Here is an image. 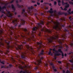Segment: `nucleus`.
Masks as SVG:
<instances>
[{"instance_id": "f257e3e1", "label": "nucleus", "mask_w": 73, "mask_h": 73, "mask_svg": "<svg viewBox=\"0 0 73 73\" xmlns=\"http://www.w3.org/2000/svg\"><path fill=\"white\" fill-rule=\"evenodd\" d=\"M44 25V22L43 21H40V23H38L36 25V27H33V31H32V33L31 34V37L33 38H35V35L34 33H36V31L38 28L40 29V30L42 32H44L45 29L44 28L42 27V25Z\"/></svg>"}, {"instance_id": "f03ea898", "label": "nucleus", "mask_w": 73, "mask_h": 73, "mask_svg": "<svg viewBox=\"0 0 73 73\" xmlns=\"http://www.w3.org/2000/svg\"><path fill=\"white\" fill-rule=\"evenodd\" d=\"M1 41H0V47H1L2 46H4L5 45L4 43L5 42L6 44V46L8 49L11 48V46H10V41H7V40H3L2 39H1Z\"/></svg>"}, {"instance_id": "7ed1b4c3", "label": "nucleus", "mask_w": 73, "mask_h": 73, "mask_svg": "<svg viewBox=\"0 0 73 73\" xmlns=\"http://www.w3.org/2000/svg\"><path fill=\"white\" fill-rule=\"evenodd\" d=\"M52 50V52H53V53H54L55 56H61V54L59 53H57V52H58V51L56 50V48H54L52 49L50 48V51H51Z\"/></svg>"}, {"instance_id": "20e7f679", "label": "nucleus", "mask_w": 73, "mask_h": 73, "mask_svg": "<svg viewBox=\"0 0 73 73\" xmlns=\"http://www.w3.org/2000/svg\"><path fill=\"white\" fill-rule=\"evenodd\" d=\"M54 24L55 26L53 27V28L56 30L58 28H59V25H60V23L59 22L57 21L56 22H54Z\"/></svg>"}, {"instance_id": "39448f33", "label": "nucleus", "mask_w": 73, "mask_h": 73, "mask_svg": "<svg viewBox=\"0 0 73 73\" xmlns=\"http://www.w3.org/2000/svg\"><path fill=\"white\" fill-rule=\"evenodd\" d=\"M44 58L43 57L41 58H37L36 59V61L37 63L36 64V65H40V64L41 63V60H42Z\"/></svg>"}, {"instance_id": "423d86ee", "label": "nucleus", "mask_w": 73, "mask_h": 73, "mask_svg": "<svg viewBox=\"0 0 73 73\" xmlns=\"http://www.w3.org/2000/svg\"><path fill=\"white\" fill-rule=\"evenodd\" d=\"M58 35H56L55 36V37L52 36L51 37V38L50 39V40L49 41V42L51 43L53 42V40H56L57 38H58Z\"/></svg>"}, {"instance_id": "0eeeda50", "label": "nucleus", "mask_w": 73, "mask_h": 73, "mask_svg": "<svg viewBox=\"0 0 73 73\" xmlns=\"http://www.w3.org/2000/svg\"><path fill=\"white\" fill-rule=\"evenodd\" d=\"M22 43L24 45H25L26 48H27V49H29V45H28L27 43V42H23Z\"/></svg>"}, {"instance_id": "6e6552de", "label": "nucleus", "mask_w": 73, "mask_h": 73, "mask_svg": "<svg viewBox=\"0 0 73 73\" xmlns=\"http://www.w3.org/2000/svg\"><path fill=\"white\" fill-rule=\"evenodd\" d=\"M12 23H13L14 27H16L17 24V19H16L12 21Z\"/></svg>"}, {"instance_id": "1a4fd4ad", "label": "nucleus", "mask_w": 73, "mask_h": 73, "mask_svg": "<svg viewBox=\"0 0 73 73\" xmlns=\"http://www.w3.org/2000/svg\"><path fill=\"white\" fill-rule=\"evenodd\" d=\"M23 46V45H21V46H20L19 45H18L17 47H16V50H21L22 49V48H21V47Z\"/></svg>"}, {"instance_id": "9d476101", "label": "nucleus", "mask_w": 73, "mask_h": 73, "mask_svg": "<svg viewBox=\"0 0 73 73\" xmlns=\"http://www.w3.org/2000/svg\"><path fill=\"white\" fill-rule=\"evenodd\" d=\"M37 44L38 45L39 48H41L42 47V42H37Z\"/></svg>"}, {"instance_id": "9b49d317", "label": "nucleus", "mask_w": 73, "mask_h": 73, "mask_svg": "<svg viewBox=\"0 0 73 73\" xmlns=\"http://www.w3.org/2000/svg\"><path fill=\"white\" fill-rule=\"evenodd\" d=\"M21 23H22V24H21L20 25H19V27H21V25H24V24H25V21H24V20H23L22 19L21 20Z\"/></svg>"}, {"instance_id": "f8f14e48", "label": "nucleus", "mask_w": 73, "mask_h": 73, "mask_svg": "<svg viewBox=\"0 0 73 73\" xmlns=\"http://www.w3.org/2000/svg\"><path fill=\"white\" fill-rule=\"evenodd\" d=\"M21 58L23 59H25V58H26V56H25V55L24 54H21Z\"/></svg>"}, {"instance_id": "ddd939ff", "label": "nucleus", "mask_w": 73, "mask_h": 73, "mask_svg": "<svg viewBox=\"0 0 73 73\" xmlns=\"http://www.w3.org/2000/svg\"><path fill=\"white\" fill-rule=\"evenodd\" d=\"M58 14H59V15H62V14H64L65 15V16H66V15H68V13H66L63 12L62 13H60V12H59L58 13Z\"/></svg>"}, {"instance_id": "4468645a", "label": "nucleus", "mask_w": 73, "mask_h": 73, "mask_svg": "<svg viewBox=\"0 0 73 73\" xmlns=\"http://www.w3.org/2000/svg\"><path fill=\"white\" fill-rule=\"evenodd\" d=\"M54 11H53V9L51 8L50 9V10L48 11V12H49L50 13L52 14L53 13Z\"/></svg>"}, {"instance_id": "2eb2a0df", "label": "nucleus", "mask_w": 73, "mask_h": 73, "mask_svg": "<svg viewBox=\"0 0 73 73\" xmlns=\"http://www.w3.org/2000/svg\"><path fill=\"white\" fill-rule=\"evenodd\" d=\"M6 9V6H3L2 8L1 7V6H0V12L1 11V10L2 9Z\"/></svg>"}, {"instance_id": "dca6fc26", "label": "nucleus", "mask_w": 73, "mask_h": 73, "mask_svg": "<svg viewBox=\"0 0 73 73\" xmlns=\"http://www.w3.org/2000/svg\"><path fill=\"white\" fill-rule=\"evenodd\" d=\"M16 3H17V6L19 8H21V5H19L18 3H19V2L17 1H16Z\"/></svg>"}, {"instance_id": "f3484780", "label": "nucleus", "mask_w": 73, "mask_h": 73, "mask_svg": "<svg viewBox=\"0 0 73 73\" xmlns=\"http://www.w3.org/2000/svg\"><path fill=\"white\" fill-rule=\"evenodd\" d=\"M11 7L13 10L15 12V11H16V8H15V7H14V5H11Z\"/></svg>"}, {"instance_id": "a211bd4d", "label": "nucleus", "mask_w": 73, "mask_h": 73, "mask_svg": "<svg viewBox=\"0 0 73 73\" xmlns=\"http://www.w3.org/2000/svg\"><path fill=\"white\" fill-rule=\"evenodd\" d=\"M34 8L33 7V6H31V7H28V9L30 11H31V9H34Z\"/></svg>"}, {"instance_id": "6ab92c4d", "label": "nucleus", "mask_w": 73, "mask_h": 73, "mask_svg": "<svg viewBox=\"0 0 73 73\" xmlns=\"http://www.w3.org/2000/svg\"><path fill=\"white\" fill-rule=\"evenodd\" d=\"M52 68L53 69V70H54V72H57V69H55V67H54V66H52Z\"/></svg>"}, {"instance_id": "aec40b11", "label": "nucleus", "mask_w": 73, "mask_h": 73, "mask_svg": "<svg viewBox=\"0 0 73 73\" xmlns=\"http://www.w3.org/2000/svg\"><path fill=\"white\" fill-rule=\"evenodd\" d=\"M44 52V50H42V51H41V52L40 53V54H39V56H40V54H41L42 55H43Z\"/></svg>"}, {"instance_id": "412c9836", "label": "nucleus", "mask_w": 73, "mask_h": 73, "mask_svg": "<svg viewBox=\"0 0 73 73\" xmlns=\"http://www.w3.org/2000/svg\"><path fill=\"white\" fill-rule=\"evenodd\" d=\"M26 72L27 73H28V72H27V71H24L22 70H21L20 72L19 73L18 72L17 73H26Z\"/></svg>"}, {"instance_id": "4be33fe9", "label": "nucleus", "mask_w": 73, "mask_h": 73, "mask_svg": "<svg viewBox=\"0 0 73 73\" xmlns=\"http://www.w3.org/2000/svg\"><path fill=\"white\" fill-rule=\"evenodd\" d=\"M48 54L49 55H50L51 56H52L53 55V53H52V52L50 51H49Z\"/></svg>"}, {"instance_id": "5701e85b", "label": "nucleus", "mask_w": 73, "mask_h": 73, "mask_svg": "<svg viewBox=\"0 0 73 73\" xmlns=\"http://www.w3.org/2000/svg\"><path fill=\"white\" fill-rule=\"evenodd\" d=\"M46 31L48 33H52V31L50 30H49L48 29H47L46 30Z\"/></svg>"}, {"instance_id": "b1692460", "label": "nucleus", "mask_w": 73, "mask_h": 73, "mask_svg": "<svg viewBox=\"0 0 73 73\" xmlns=\"http://www.w3.org/2000/svg\"><path fill=\"white\" fill-rule=\"evenodd\" d=\"M58 52H60V53H62V50H61V49H59L58 50V51L57 53H58Z\"/></svg>"}, {"instance_id": "393cba45", "label": "nucleus", "mask_w": 73, "mask_h": 73, "mask_svg": "<svg viewBox=\"0 0 73 73\" xmlns=\"http://www.w3.org/2000/svg\"><path fill=\"white\" fill-rule=\"evenodd\" d=\"M69 4H68V5H67L65 6V8H69Z\"/></svg>"}, {"instance_id": "a878e982", "label": "nucleus", "mask_w": 73, "mask_h": 73, "mask_svg": "<svg viewBox=\"0 0 73 73\" xmlns=\"http://www.w3.org/2000/svg\"><path fill=\"white\" fill-rule=\"evenodd\" d=\"M24 31L26 32V33H27V32H28L27 34H28V35H29V33H28V31H27V29H24Z\"/></svg>"}, {"instance_id": "bb28decb", "label": "nucleus", "mask_w": 73, "mask_h": 73, "mask_svg": "<svg viewBox=\"0 0 73 73\" xmlns=\"http://www.w3.org/2000/svg\"><path fill=\"white\" fill-rule=\"evenodd\" d=\"M69 3L70 4H71V5H73V2H72L71 1H69Z\"/></svg>"}, {"instance_id": "cd10ccee", "label": "nucleus", "mask_w": 73, "mask_h": 73, "mask_svg": "<svg viewBox=\"0 0 73 73\" xmlns=\"http://www.w3.org/2000/svg\"><path fill=\"white\" fill-rule=\"evenodd\" d=\"M38 67H35L34 68V69L36 70H37V69H38Z\"/></svg>"}, {"instance_id": "c85d7f7f", "label": "nucleus", "mask_w": 73, "mask_h": 73, "mask_svg": "<svg viewBox=\"0 0 73 73\" xmlns=\"http://www.w3.org/2000/svg\"><path fill=\"white\" fill-rule=\"evenodd\" d=\"M3 31L1 30H0V35H1L3 33Z\"/></svg>"}, {"instance_id": "c756f323", "label": "nucleus", "mask_w": 73, "mask_h": 73, "mask_svg": "<svg viewBox=\"0 0 73 73\" xmlns=\"http://www.w3.org/2000/svg\"><path fill=\"white\" fill-rule=\"evenodd\" d=\"M69 61L71 62V63H73V61L72 60H69Z\"/></svg>"}, {"instance_id": "7c9ffc66", "label": "nucleus", "mask_w": 73, "mask_h": 73, "mask_svg": "<svg viewBox=\"0 0 73 73\" xmlns=\"http://www.w3.org/2000/svg\"><path fill=\"white\" fill-rule=\"evenodd\" d=\"M9 66L10 68H11L13 66V65H12V64H10L9 65Z\"/></svg>"}, {"instance_id": "2f4dec72", "label": "nucleus", "mask_w": 73, "mask_h": 73, "mask_svg": "<svg viewBox=\"0 0 73 73\" xmlns=\"http://www.w3.org/2000/svg\"><path fill=\"white\" fill-rule=\"evenodd\" d=\"M12 16V15L10 14L9 16H8V17H11Z\"/></svg>"}, {"instance_id": "473e14b6", "label": "nucleus", "mask_w": 73, "mask_h": 73, "mask_svg": "<svg viewBox=\"0 0 73 73\" xmlns=\"http://www.w3.org/2000/svg\"><path fill=\"white\" fill-rule=\"evenodd\" d=\"M1 64H2L3 65H4L5 64V63H4V62L3 61H2L1 62Z\"/></svg>"}, {"instance_id": "72a5a7b5", "label": "nucleus", "mask_w": 73, "mask_h": 73, "mask_svg": "<svg viewBox=\"0 0 73 73\" xmlns=\"http://www.w3.org/2000/svg\"><path fill=\"white\" fill-rule=\"evenodd\" d=\"M62 5H64V1H62Z\"/></svg>"}, {"instance_id": "f704fd0d", "label": "nucleus", "mask_w": 73, "mask_h": 73, "mask_svg": "<svg viewBox=\"0 0 73 73\" xmlns=\"http://www.w3.org/2000/svg\"><path fill=\"white\" fill-rule=\"evenodd\" d=\"M9 50H7V51L6 54H8V53H9Z\"/></svg>"}, {"instance_id": "c9c22d12", "label": "nucleus", "mask_w": 73, "mask_h": 73, "mask_svg": "<svg viewBox=\"0 0 73 73\" xmlns=\"http://www.w3.org/2000/svg\"><path fill=\"white\" fill-rule=\"evenodd\" d=\"M11 29H12L13 30L14 29V27L11 26Z\"/></svg>"}, {"instance_id": "e433bc0d", "label": "nucleus", "mask_w": 73, "mask_h": 73, "mask_svg": "<svg viewBox=\"0 0 73 73\" xmlns=\"http://www.w3.org/2000/svg\"><path fill=\"white\" fill-rule=\"evenodd\" d=\"M5 68V66L4 65H3L1 66V68Z\"/></svg>"}, {"instance_id": "4c0bfd02", "label": "nucleus", "mask_w": 73, "mask_h": 73, "mask_svg": "<svg viewBox=\"0 0 73 73\" xmlns=\"http://www.w3.org/2000/svg\"><path fill=\"white\" fill-rule=\"evenodd\" d=\"M37 4L38 5H40V3L37 2Z\"/></svg>"}, {"instance_id": "58836bf2", "label": "nucleus", "mask_w": 73, "mask_h": 73, "mask_svg": "<svg viewBox=\"0 0 73 73\" xmlns=\"http://www.w3.org/2000/svg\"><path fill=\"white\" fill-rule=\"evenodd\" d=\"M56 4H57V2H56V1H54V5H56Z\"/></svg>"}, {"instance_id": "ea45409f", "label": "nucleus", "mask_w": 73, "mask_h": 73, "mask_svg": "<svg viewBox=\"0 0 73 73\" xmlns=\"http://www.w3.org/2000/svg\"><path fill=\"white\" fill-rule=\"evenodd\" d=\"M66 73H70V72L68 70H67L66 71Z\"/></svg>"}, {"instance_id": "a19ab883", "label": "nucleus", "mask_w": 73, "mask_h": 73, "mask_svg": "<svg viewBox=\"0 0 73 73\" xmlns=\"http://www.w3.org/2000/svg\"><path fill=\"white\" fill-rule=\"evenodd\" d=\"M62 53V57H64V53L62 52V53Z\"/></svg>"}, {"instance_id": "79ce46f5", "label": "nucleus", "mask_w": 73, "mask_h": 73, "mask_svg": "<svg viewBox=\"0 0 73 73\" xmlns=\"http://www.w3.org/2000/svg\"><path fill=\"white\" fill-rule=\"evenodd\" d=\"M67 8L65 7V8H64V11H67V9H66Z\"/></svg>"}, {"instance_id": "37998d69", "label": "nucleus", "mask_w": 73, "mask_h": 73, "mask_svg": "<svg viewBox=\"0 0 73 73\" xmlns=\"http://www.w3.org/2000/svg\"><path fill=\"white\" fill-rule=\"evenodd\" d=\"M70 45L71 46H73V43H71Z\"/></svg>"}, {"instance_id": "c03bdc74", "label": "nucleus", "mask_w": 73, "mask_h": 73, "mask_svg": "<svg viewBox=\"0 0 73 73\" xmlns=\"http://www.w3.org/2000/svg\"><path fill=\"white\" fill-rule=\"evenodd\" d=\"M58 63H59V64H61V61H58Z\"/></svg>"}, {"instance_id": "a18cd8bd", "label": "nucleus", "mask_w": 73, "mask_h": 73, "mask_svg": "<svg viewBox=\"0 0 73 73\" xmlns=\"http://www.w3.org/2000/svg\"><path fill=\"white\" fill-rule=\"evenodd\" d=\"M22 11L23 12H25V9H23L22 10Z\"/></svg>"}, {"instance_id": "49530a36", "label": "nucleus", "mask_w": 73, "mask_h": 73, "mask_svg": "<svg viewBox=\"0 0 73 73\" xmlns=\"http://www.w3.org/2000/svg\"><path fill=\"white\" fill-rule=\"evenodd\" d=\"M65 4H66V5H68V4H68V3L66 2L65 3H64V5H65Z\"/></svg>"}, {"instance_id": "de8ad7c7", "label": "nucleus", "mask_w": 73, "mask_h": 73, "mask_svg": "<svg viewBox=\"0 0 73 73\" xmlns=\"http://www.w3.org/2000/svg\"><path fill=\"white\" fill-rule=\"evenodd\" d=\"M43 2H44V1H43V0H42L40 1V2L41 3H43Z\"/></svg>"}, {"instance_id": "09e8293b", "label": "nucleus", "mask_w": 73, "mask_h": 73, "mask_svg": "<svg viewBox=\"0 0 73 73\" xmlns=\"http://www.w3.org/2000/svg\"><path fill=\"white\" fill-rule=\"evenodd\" d=\"M3 16H4V15L3 14L2 15H1V16H0V18H2V17H3Z\"/></svg>"}, {"instance_id": "8fccbe9b", "label": "nucleus", "mask_w": 73, "mask_h": 73, "mask_svg": "<svg viewBox=\"0 0 73 73\" xmlns=\"http://www.w3.org/2000/svg\"><path fill=\"white\" fill-rule=\"evenodd\" d=\"M60 8H61L62 10L63 11H64V9H63V8H62V7H60Z\"/></svg>"}, {"instance_id": "3c124183", "label": "nucleus", "mask_w": 73, "mask_h": 73, "mask_svg": "<svg viewBox=\"0 0 73 73\" xmlns=\"http://www.w3.org/2000/svg\"><path fill=\"white\" fill-rule=\"evenodd\" d=\"M68 11V14H69L70 15H71V13H70V12H69V11Z\"/></svg>"}, {"instance_id": "603ef678", "label": "nucleus", "mask_w": 73, "mask_h": 73, "mask_svg": "<svg viewBox=\"0 0 73 73\" xmlns=\"http://www.w3.org/2000/svg\"><path fill=\"white\" fill-rule=\"evenodd\" d=\"M54 58L55 60H56V58H57V57L56 56H54Z\"/></svg>"}, {"instance_id": "864d4df0", "label": "nucleus", "mask_w": 73, "mask_h": 73, "mask_svg": "<svg viewBox=\"0 0 73 73\" xmlns=\"http://www.w3.org/2000/svg\"><path fill=\"white\" fill-rule=\"evenodd\" d=\"M61 3V0H59L58 1V3Z\"/></svg>"}, {"instance_id": "5fc2aeb1", "label": "nucleus", "mask_w": 73, "mask_h": 73, "mask_svg": "<svg viewBox=\"0 0 73 73\" xmlns=\"http://www.w3.org/2000/svg\"><path fill=\"white\" fill-rule=\"evenodd\" d=\"M1 13H4V11H1Z\"/></svg>"}, {"instance_id": "6e6d98bb", "label": "nucleus", "mask_w": 73, "mask_h": 73, "mask_svg": "<svg viewBox=\"0 0 73 73\" xmlns=\"http://www.w3.org/2000/svg\"><path fill=\"white\" fill-rule=\"evenodd\" d=\"M50 65L53 66V64L52 63H50Z\"/></svg>"}, {"instance_id": "4d7b16f0", "label": "nucleus", "mask_w": 73, "mask_h": 73, "mask_svg": "<svg viewBox=\"0 0 73 73\" xmlns=\"http://www.w3.org/2000/svg\"><path fill=\"white\" fill-rule=\"evenodd\" d=\"M66 56H67V54H66L65 53L64 54V56L65 57H66Z\"/></svg>"}, {"instance_id": "13d9d810", "label": "nucleus", "mask_w": 73, "mask_h": 73, "mask_svg": "<svg viewBox=\"0 0 73 73\" xmlns=\"http://www.w3.org/2000/svg\"><path fill=\"white\" fill-rule=\"evenodd\" d=\"M54 13H56L57 12V11H56V10H54Z\"/></svg>"}, {"instance_id": "bf43d9fd", "label": "nucleus", "mask_w": 73, "mask_h": 73, "mask_svg": "<svg viewBox=\"0 0 73 73\" xmlns=\"http://www.w3.org/2000/svg\"><path fill=\"white\" fill-rule=\"evenodd\" d=\"M65 31H66V32H68V30H67L66 29H65Z\"/></svg>"}, {"instance_id": "052dcab7", "label": "nucleus", "mask_w": 73, "mask_h": 73, "mask_svg": "<svg viewBox=\"0 0 73 73\" xmlns=\"http://www.w3.org/2000/svg\"><path fill=\"white\" fill-rule=\"evenodd\" d=\"M58 5L59 6H61V4L60 3H58Z\"/></svg>"}, {"instance_id": "680f3d73", "label": "nucleus", "mask_w": 73, "mask_h": 73, "mask_svg": "<svg viewBox=\"0 0 73 73\" xmlns=\"http://www.w3.org/2000/svg\"><path fill=\"white\" fill-rule=\"evenodd\" d=\"M69 12H70L71 11V9H69Z\"/></svg>"}, {"instance_id": "e2e57ef3", "label": "nucleus", "mask_w": 73, "mask_h": 73, "mask_svg": "<svg viewBox=\"0 0 73 73\" xmlns=\"http://www.w3.org/2000/svg\"><path fill=\"white\" fill-rule=\"evenodd\" d=\"M71 18H72V17L71 16H70L69 17V19H71Z\"/></svg>"}, {"instance_id": "0e129e2a", "label": "nucleus", "mask_w": 73, "mask_h": 73, "mask_svg": "<svg viewBox=\"0 0 73 73\" xmlns=\"http://www.w3.org/2000/svg\"><path fill=\"white\" fill-rule=\"evenodd\" d=\"M18 17H21V15H18Z\"/></svg>"}, {"instance_id": "69168bd1", "label": "nucleus", "mask_w": 73, "mask_h": 73, "mask_svg": "<svg viewBox=\"0 0 73 73\" xmlns=\"http://www.w3.org/2000/svg\"><path fill=\"white\" fill-rule=\"evenodd\" d=\"M71 14H73V11H71Z\"/></svg>"}, {"instance_id": "338daca9", "label": "nucleus", "mask_w": 73, "mask_h": 73, "mask_svg": "<svg viewBox=\"0 0 73 73\" xmlns=\"http://www.w3.org/2000/svg\"><path fill=\"white\" fill-rule=\"evenodd\" d=\"M61 27H64V25H61Z\"/></svg>"}, {"instance_id": "774afa93", "label": "nucleus", "mask_w": 73, "mask_h": 73, "mask_svg": "<svg viewBox=\"0 0 73 73\" xmlns=\"http://www.w3.org/2000/svg\"><path fill=\"white\" fill-rule=\"evenodd\" d=\"M49 5L50 6H52V3H50L49 4Z\"/></svg>"}]
</instances>
